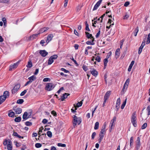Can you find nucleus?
<instances>
[{"instance_id":"f257e3e1","label":"nucleus","mask_w":150,"mask_h":150,"mask_svg":"<svg viewBox=\"0 0 150 150\" xmlns=\"http://www.w3.org/2000/svg\"><path fill=\"white\" fill-rule=\"evenodd\" d=\"M3 144L6 146L7 149L8 150H11L12 149V143L10 139H5L3 142Z\"/></svg>"},{"instance_id":"f03ea898","label":"nucleus","mask_w":150,"mask_h":150,"mask_svg":"<svg viewBox=\"0 0 150 150\" xmlns=\"http://www.w3.org/2000/svg\"><path fill=\"white\" fill-rule=\"evenodd\" d=\"M9 96V93L8 91H5L4 92L3 95L0 96V105L3 102L6 100V98Z\"/></svg>"},{"instance_id":"7ed1b4c3","label":"nucleus","mask_w":150,"mask_h":150,"mask_svg":"<svg viewBox=\"0 0 150 150\" xmlns=\"http://www.w3.org/2000/svg\"><path fill=\"white\" fill-rule=\"evenodd\" d=\"M136 120V112H134L132 114L131 117V122L133 126L136 127L137 126Z\"/></svg>"},{"instance_id":"20e7f679","label":"nucleus","mask_w":150,"mask_h":150,"mask_svg":"<svg viewBox=\"0 0 150 150\" xmlns=\"http://www.w3.org/2000/svg\"><path fill=\"white\" fill-rule=\"evenodd\" d=\"M73 119V125L74 126H76L77 124L79 125L81 123V119L79 118H78L75 115H74Z\"/></svg>"},{"instance_id":"39448f33","label":"nucleus","mask_w":150,"mask_h":150,"mask_svg":"<svg viewBox=\"0 0 150 150\" xmlns=\"http://www.w3.org/2000/svg\"><path fill=\"white\" fill-rule=\"evenodd\" d=\"M55 87V86L51 83H47L45 89L48 91H50L53 89Z\"/></svg>"},{"instance_id":"423d86ee","label":"nucleus","mask_w":150,"mask_h":150,"mask_svg":"<svg viewBox=\"0 0 150 150\" xmlns=\"http://www.w3.org/2000/svg\"><path fill=\"white\" fill-rule=\"evenodd\" d=\"M20 87V85L19 84H16L12 90V94H14L19 89Z\"/></svg>"},{"instance_id":"0eeeda50","label":"nucleus","mask_w":150,"mask_h":150,"mask_svg":"<svg viewBox=\"0 0 150 150\" xmlns=\"http://www.w3.org/2000/svg\"><path fill=\"white\" fill-rule=\"evenodd\" d=\"M136 148L137 150H139L140 147L141 143L140 142V138L139 137H137L136 142Z\"/></svg>"},{"instance_id":"6e6552de","label":"nucleus","mask_w":150,"mask_h":150,"mask_svg":"<svg viewBox=\"0 0 150 150\" xmlns=\"http://www.w3.org/2000/svg\"><path fill=\"white\" fill-rule=\"evenodd\" d=\"M103 0H99L98 1L94 6L93 8V11H94L96 10L100 6Z\"/></svg>"},{"instance_id":"1a4fd4ad","label":"nucleus","mask_w":150,"mask_h":150,"mask_svg":"<svg viewBox=\"0 0 150 150\" xmlns=\"http://www.w3.org/2000/svg\"><path fill=\"white\" fill-rule=\"evenodd\" d=\"M13 110L15 111L16 114H19L21 113L22 110L21 108H19L13 107Z\"/></svg>"},{"instance_id":"9d476101","label":"nucleus","mask_w":150,"mask_h":150,"mask_svg":"<svg viewBox=\"0 0 150 150\" xmlns=\"http://www.w3.org/2000/svg\"><path fill=\"white\" fill-rule=\"evenodd\" d=\"M53 37V35L52 34L49 35L46 41V43L48 44L52 39Z\"/></svg>"},{"instance_id":"9b49d317","label":"nucleus","mask_w":150,"mask_h":150,"mask_svg":"<svg viewBox=\"0 0 150 150\" xmlns=\"http://www.w3.org/2000/svg\"><path fill=\"white\" fill-rule=\"evenodd\" d=\"M39 53L43 57H45L48 54V52L44 50H40Z\"/></svg>"},{"instance_id":"f8f14e48","label":"nucleus","mask_w":150,"mask_h":150,"mask_svg":"<svg viewBox=\"0 0 150 150\" xmlns=\"http://www.w3.org/2000/svg\"><path fill=\"white\" fill-rule=\"evenodd\" d=\"M90 72L95 77L98 74V72L94 69H91Z\"/></svg>"},{"instance_id":"ddd939ff","label":"nucleus","mask_w":150,"mask_h":150,"mask_svg":"<svg viewBox=\"0 0 150 150\" xmlns=\"http://www.w3.org/2000/svg\"><path fill=\"white\" fill-rule=\"evenodd\" d=\"M18 63H14L13 64H11L10 66L9 71H11L12 69L15 68L17 67L18 66Z\"/></svg>"},{"instance_id":"4468645a","label":"nucleus","mask_w":150,"mask_h":150,"mask_svg":"<svg viewBox=\"0 0 150 150\" xmlns=\"http://www.w3.org/2000/svg\"><path fill=\"white\" fill-rule=\"evenodd\" d=\"M38 34V33L35 34H33L31 36H30L29 38V40H34V39L36 38Z\"/></svg>"},{"instance_id":"2eb2a0df","label":"nucleus","mask_w":150,"mask_h":150,"mask_svg":"<svg viewBox=\"0 0 150 150\" xmlns=\"http://www.w3.org/2000/svg\"><path fill=\"white\" fill-rule=\"evenodd\" d=\"M111 91H108L105 95L104 98L108 99L110 95Z\"/></svg>"},{"instance_id":"dca6fc26","label":"nucleus","mask_w":150,"mask_h":150,"mask_svg":"<svg viewBox=\"0 0 150 150\" xmlns=\"http://www.w3.org/2000/svg\"><path fill=\"white\" fill-rule=\"evenodd\" d=\"M69 95V94L68 93H65L61 97V100L63 101L64 100V99L67 98V97Z\"/></svg>"},{"instance_id":"f3484780","label":"nucleus","mask_w":150,"mask_h":150,"mask_svg":"<svg viewBox=\"0 0 150 150\" xmlns=\"http://www.w3.org/2000/svg\"><path fill=\"white\" fill-rule=\"evenodd\" d=\"M49 29V28L48 27H44L43 28H41L40 29V30H39V33H38L39 34L40 33H42L45 31H46V30H48Z\"/></svg>"},{"instance_id":"a211bd4d","label":"nucleus","mask_w":150,"mask_h":150,"mask_svg":"<svg viewBox=\"0 0 150 150\" xmlns=\"http://www.w3.org/2000/svg\"><path fill=\"white\" fill-rule=\"evenodd\" d=\"M28 116V113L27 112H25L23 115V118L24 120H26L29 118V117Z\"/></svg>"},{"instance_id":"6ab92c4d","label":"nucleus","mask_w":150,"mask_h":150,"mask_svg":"<svg viewBox=\"0 0 150 150\" xmlns=\"http://www.w3.org/2000/svg\"><path fill=\"white\" fill-rule=\"evenodd\" d=\"M129 145L130 148H132L134 144V140L133 137H131L130 139Z\"/></svg>"},{"instance_id":"aec40b11","label":"nucleus","mask_w":150,"mask_h":150,"mask_svg":"<svg viewBox=\"0 0 150 150\" xmlns=\"http://www.w3.org/2000/svg\"><path fill=\"white\" fill-rule=\"evenodd\" d=\"M28 79L31 82H32L33 81L36 79V77L34 75H33L32 76L29 77Z\"/></svg>"},{"instance_id":"412c9836","label":"nucleus","mask_w":150,"mask_h":150,"mask_svg":"<svg viewBox=\"0 0 150 150\" xmlns=\"http://www.w3.org/2000/svg\"><path fill=\"white\" fill-rule=\"evenodd\" d=\"M120 48H117L115 51V54L116 58H118L119 57L120 54Z\"/></svg>"},{"instance_id":"4be33fe9","label":"nucleus","mask_w":150,"mask_h":150,"mask_svg":"<svg viewBox=\"0 0 150 150\" xmlns=\"http://www.w3.org/2000/svg\"><path fill=\"white\" fill-rule=\"evenodd\" d=\"M13 135L15 137H17L19 138L23 139L24 137L20 136L16 132H13Z\"/></svg>"},{"instance_id":"5701e85b","label":"nucleus","mask_w":150,"mask_h":150,"mask_svg":"<svg viewBox=\"0 0 150 150\" xmlns=\"http://www.w3.org/2000/svg\"><path fill=\"white\" fill-rule=\"evenodd\" d=\"M139 31L138 27H137L135 29L134 31L133 32V33L134 34L135 36H137V33Z\"/></svg>"},{"instance_id":"b1692460","label":"nucleus","mask_w":150,"mask_h":150,"mask_svg":"<svg viewBox=\"0 0 150 150\" xmlns=\"http://www.w3.org/2000/svg\"><path fill=\"white\" fill-rule=\"evenodd\" d=\"M127 98H126L125 101L122 104V105L121 107V108L122 109H123L125 106L127 102Z\"/></svg>"},{"instance_id":"393cba45","label":"nucleus","mask_w":150,"mask_h":150,"mask_svg":"<svg viewBox=\"0 0 150 150\" xmlns=\"http://www.w3.org/2000/svg\"><path fill=\"white\" fill-rule=\"evenodd\" d=\"M93 58L96 59L98 62H100V58L98 56H93Z\"/></svg>"},{"instance_id":"a878e982","label":"nucleus","mask_w":150,"mask_h":150,"mask_svg":"<svg viewBox=\"0 0 150 150\" xmlns=\"http://www.w3.org/2000/svg\"><path fill=\"white\" fill-rule=\"evenodd\" d=\"M21 118L20 117H16L14 121L16 122H19L21 121Z\"/></svg>"},{"instance_id":"bb28decb","label":"nucleus","mask_w":150,"mask_h":150,"mask_svg":"<svg viewBox=\"0 0 150 150\" xmlns=\"http://www.w3.org/2000/svg\"><path fill=\"white\" fill-rule=\"evenodd\" d=\"M54 62V60L50 57L49 59L48 64V65L51 64Z\"/></svg>"},{"instance_id":"cd10ccee","label":"nucleus","mask_w":150,"mask_h":150,"mask_svg":"<svg viewBox=\"0 0 150 150\" xmlns=\"http://www.w3.org/2000/svg\"><path fill=\"white\" fill-rule=\"evenodd\" d=\"M28 68H31L32 66V63L31 61H29L27 65H26Z\"/></svg>"},{"instance_id":"c85d7f7f","label":"nucleus","mask_w":150,"mask_h":150,"mask_svg":"<svg viewBox=\"0 0 150 150\" xmlns=\"http://www.w3.org/2000/svg\"><path fill=\"white\" fill-rule=\"evenodd\" d=\"M99 126V123L98 122H96L95 126L94 127V129H97L98 128Z\"/></svg>"},{"instance_id":"c756f323","label":"nucleus","mask_w":150,"mask_h":150,"mask_svg":"<svg viewBox=\"0 0 150 150\" xmlns=\"http://www.w3.org/2000/svg\"><path fill=\"white\" fill-rule=\"evenodd\" d=\"M85 33L86 36L88 38H91L92 37H93L92 36V35L91 34H90L89 33L87 32H85Z\"/></svg>"},{"instance_id":"7c9ffc66","label":"nucleus","mask_w":150,"mask_h":150,"mask_svg":"<svg viewBox=\"0 0 150 150\" xmlns=\"http://www.w3.org/2000/svg\"><path fill=\"white\" fill-rule=\"evenodd\" d=\"M15 115V113L12 111L9 112L8 114V116L9 117H14Z\"/></svg>"},{"instance_id":"2f4dec72","label":"nucleus","mask_w":150,"mask_h":150,"mask_svg":"<svg viewBox=\"0 0 150 150\" xmlns=\"http://www.w3.org/2000/svg\"><path fill=\"white\" fill-rule=\"evenodd\" d=\"M24 100L23 99H19L17 100V103L19 104H21L23 103Z\"/></svg>"},{"instance_id":"473e14b6","label":"nucleus","mask_w":150,"mask_h":150,"mask_svg":"<svg viewBox=\"0 0 150 150\" xmlns=\"http://www.w3.org/2000/svg\"><path fill=\"white\" fill-rule=\"evenodd\" d=\"M47 134L49 137L51 138L52 137V133L51 132V131H47Z\"/></svg>"},{"instance_id":"72a5a7b5","label":"nucleus","mask_w":150,"mask_h":150,"mask_svg":"<svg viewBox=\"0 0 150 150\" xmlns=\"http://www.w3.org/2000/svg\"><path fill=\"white\" fill-rule=\"evenodd\" d=\"M150 42V33H149L148 35L147 40L146 42L147 44H149Z\"/></svg>"},{"instance_id":"f704fd0d","label":"nucleus","mask_w":150,"mask_h":150,"mask_svg":"<svg viewBox=\"0 0 150 150\" xmlns=\"http://www.w3.org/2000/svg\"><path fill=\"white\" fill-rule=\"evenodd\" d=\"M83 101V100H82L80 102H78L77 104V106L78 107H79L81 106L82 104V101Z\"/></svg>"},{"instance_id":"c9c22d12","label":"nucleus","mask_w":150,"mask_h":150,"mask_svg":"<svg viewBox=\"0 0 150 150\" xmlns=\"http://www.w3.org/2000/svg\"><path fill=\"white\" fill-rule=\"evenodd\" d=\"M129 79H127L125 82V83L124 84H125L127 85L126 89H127L128 87V85L129 83Z\"/></svg>"},{"instance_id":"e433bc0d","label":"nucleus","mask_w":150,"mask_h":150,"mask_svg":"<svg viewBox=\"0 0 150 150\" xmlns=\"http://www.w3.org/2000/svg\"><path fill=\"white\" fill-rule=\"evenodd\" d=\"M9 1V0H0V3H7Z\"/></svg>"},{"instance_id":"4c0bfd02","label":"nucleus","mask_w":150,"mask_h":150,"mask_svg":"<svg viewBox=\"0 0 150 150\" xmlns=\"http://www.w3.org/2000/svg\"><path fill=\"white\" fill-rule=\"evenodd\" d=\"M112 20L110 19H109L108 21V23H107V25H109L110 24V25H114V23L113 22L112 23Z\"/></svg>"},{"instance_id":"58836bf2","label":"nucleus","mask_w":150,"mask_h":150,"mask_svg":"<svg viewBox=\"0 0 150 150\" xmlns=\"http://www.w3.org/2000/svg\"><path fill=\"white\" fill-rule=\"evenodd\" d=\"M42 146V144L40 143H37L35 144V146L37 148H40Z\"/></svg>"},{"instance_id":"ea45409f","label":"nucleus","mask_w":150,"mask_h":150,"mask_svg":"<svg viewBox=\"0 0 150 150\" xmlns=\"http://www.w3.org/2000/svg\"><path fill=\"white\" fill-rule=\"evenodd\" d=\"M57 145L59 146H61L62 147H65L66 146V145L65 144H62L61 143H59L57 144Z\"/></svg>"},{"instance_id":"a19ab883","label":"nucleus","mask_w":150,"mask_h":150,"mask_svg":"<svg viewBox=\"0 0 150 150\" xmlns=\"http://www.w3.org/2000/svg\"><path fill=\"white\" fill-rule=\"evenodd\" d=\"M101 27V26H100V28L99 29V31H98V33H97V34H96V38H98L100 34V28Z\"/></svg>"},{"instance_id":"79ce46f5","label":"nucleus","mask_w":150,"mask_h":150,"mask_svg":"<svg viewBox=\"0 0 150 150\" xmlns=\"http://www.w3.org/2000/svg\"><path fill=\"white\" fill-rule=\"evenodd\" d=\"M146 110L148 112V115L149 116L150 115V105H149L148 106Z\"/></svg>"},{"instance_id":"37998d69","label":"nucleus","mask_w":150,"mask_h":150,"mask_svg":"<svg viewBox=\"0 0 150 150\" xmlns=\"http://www.w3.org/2000/svg\"><path fill=\"white\" fill-rule=\"evenodd\" d=\"M147 126V124L146 123H145L142 126L141 129H144Z\"/></svg>"},{"instance_id":"c03bdc74","label":"nucleus","mask_w":150,"mask_h":150,"mask_svg":"<svg viewBox=\"0 0 150 150\" xmlns=\"http://www.w3.org/2000/svg\"><path fill=\"white\" fill-rule=\"evenodd\" d=\"M126 85L125 84H124L123 87V88L122 90V92H125L126 90L127 89H126Z\"/></svg>"},{"instance_id":"a18cd8bd","label":"nucleus","mask_w":150,"mask_h":150,"mask_svg":"<svg viewBox=\"0 0 150 150\" xmlns=\"http://www.w3.org/2000/svg\"><path fill=\"white\" fill-rule=\"evenodd\" d=\"M50 57L54 59H56L58 57V56L56 54L52 56H51Z\"/></svg>"},{"instance_id":"49530a36","label":"nucleus","mask_w":150,"mask_h":150,"mask_svg":"<svg viewBox=\"0 0 150 150\" xmlns=\"http://www.w3.org/2000/svg\"><path fill=\"white\" fill-rule=\"evenodd\" d=\"M51 113L55 117H56L57 116V113L54 110H52L51 112Z\"/></svg>"},{"instance_id":"de8ad7c7","label":"nucleus","mask_w":150,"mask_h":150,"mask_svg":"<svg viewBox=\"0 0 150 150\" xmlns=\"http://www.w3.org/2000/svg\"><path fill=\"white\" fill-rule=\"evenodd\" d=\"M25 124L27 126H30L32 125V123L29 121H27L25 122Z\"/></svg>"},{"instance_id":"09e8293b","label":"nucleus","mask_w":150,"mask_h":150,"mask_svg":"<svg viewBox=\"0 0 150 150\" xmlns=\"http://www.w3.org/2000/svg\"><path fill=\"white\" fill-rule=\"evenodd\" d=\"M27 90H25L24 91H22L20 94V96H24L27 92Z\"/></svg>"},{"instance_id":"8fccbe9b","label":"nucleus","mask_w":150,"mask_h":150,"mask_svg":"<svg viewBox=\"0 0 150 150\" xmlns=\"http://www.w3.org/2000/svg\"><path fill=\"white\" fill-rule=\"evenodd\" d=\"M82 6L80 5H79L76 7V11L77 12H79L81 9Z\"/></svg>"},{"instance_id":"3c124183","label":"nucleus","mask_w":150,"mask_h":150,"mask_svg":"<svg viewBox=\"0 0 150 150\" xmlns=\"http://www.w3.org/2000/svg\"><path fill=\"white\" fill-rule=\"evenodd\" d=\"M104 64L105 65V66H106V65H107V63H108V59L107 58H105L104 60Z\"/></svg>"},{"instance_id":"603ef678","label":"nucleus","mask_w":150,"mask_h":150,"mask_svg":"<svg viewBox=\"0 0 150 150\" xmlns=\"http://www.w3.org/2000/svg\"><path fill=\"white\" fill-rule=\"evenodd\" d=\"M86 43L87 45H94L95 44L93 42H92L91 41H88L86 42Z\"/></svg>"},{"instance_id":"864d4df0","label":"nucleus","mask_w":150,"mask_h":150,"mask_svg":"<svg viewBox=\"0 0 150 150\" xmlns=\"http://www.w3.org/2000/svg\"><path fill=\"white\" fill-rule=\"evenodd\" d=\"M120 98H118L117 100L116 104L117 105H120Z\"/></svg>"},{"instance_id":"5fc2aeb1","label":"nucleus","mask_w":150,"mask_h":150,"mask_svg":"<svg viewBox=\"0 0 150 150\" xmlns=\"http://www.w3.org/2000/svg\"><path fill=\"white\" fill-rule=\"evenodd\" d=\"M120 105H117L116 104L115 105V107H116V109L115 110L116 111H117L119 110V108L120 107Z\"/></svg>"},{"instance_id":"6e6d98bb","label":"nucleus","mask_w":150,"mask_h":150,"mask_svg":"<svg viewBox=\"0 0 150 150\" xmlns=\"http://www.w3.org/2000/svg\"><path fill=\"white\" fill-rule=\"evenodd\" d=\"M61 70L62 71H63L65 73H67L69 72V71L66 70V69H64V68H62L61 69Z\"/></svg>"},{"instance_id":"4d7b16f0","label":"nucleus","mask_w":150,"mask_h":150,"mask_svg":"<svg viewBox=\"0 0 150 150\" xmlns=\"http://www.w3.org/2000/svg\"><path fill=\"white\" fill-rule=\"evenodd\" d=\"M50 79L48 78H45L43 79V81L44 82H47L48 81H50Z\"/></svg>"},{"instance_id":"13d9d810","label":"nucleus","mask_w":150,"mask_h":150,"mask_svg":"<svg viewBox=\"0 0 150 150\" xmlns=\"http://www.w3.org/2000/svg\"><path fill=\"white\" fill-rule=\"evenodd\" d=\"M82 67L84 71H87L88 69L87 67H86V66L83 65Z\"/></svg>"},{"instance_id":"bf43d9fd","label":"nucleus","mask_w":150,"mask_h":150,"mask_svg":"<svg viewBox=\"0 0 150 150\" xmlns=\"http://www.w3.org/2000/svg\"><path fill=\"white\" fill-rule=\"evenodd\" d=\"M96 133L95 132H93L91 136L92 139H93L95 137L96 135Z\"/></svg>"},{"instance_id":"052dcab7","label":"nucleus","mask_w":150,"mask_h":150,"mask_svg":"<svg viewBox=\"0 0 150 150\" xmlns=\"http://www.w3.org/2000/svg\"><path fill=\"white\" fill-rule=\"evenodd\" d=\"M89 25L88 24H87L86 25V30L88 31H90V30L89 28Z\"/></svg>"},{"instance_id":"680f3d73","label":"nucleus","mask_w":150,"mask_h":150,"mask_svg":"<svg viewBox=\"0 0 150 150\" xmlns=\"http://www.w3.org/2000/svg\"><path fill=\"white\" fill-rule=\"evenodd\" d=\"M69 0H65L64 6L65 7H66L67 5V4Z\"/></svg>"},{"instance_id":"e2e57ef3","label":"nucleus","mask_w":150,"mask_h":150,"mask_svg":"<svg viewBox=\"0 0 150 150\" xmlns=\"http://www.w3.org/2000/svg\"><path fill=\"white\" fill-rule=\"evenodd\" d=\"M2 20L3 22L4 25H5V24L6 23V18H2Z\"/></svg>"},{"instance_id":"0e129e2a","label":"nucleus","mask_w":150,"mask_h":150,"mask_svg":"<svg viewBox=\"0 0 150 150\" xmlns=\"http://www.w3.org/2000/svg\"><path fill=\"white\" fill-rule=\"evenodd\" d=\"M129 4V1L126 2L124 4V6L127 7L128 6Z\"/></svg>"},{"instance_id":"69168bd1","label":"nucleus","mask_w":150,"mask_h":150,"mask_svg":"<svg viewBox=\"0 0 150 150\" xmlns=\"http://www.w3.org/2000/svg\"><path fill=\"white\" fill-rule=\"evenodd\" d=\"M47 121H48L47 120V119H44L42 120V122L43 124H45L47 122Z\"/></svg>"},{"instance_id":"338daca9","label":"nucleus","mask_w":150,"mask_h":150,"mask_svg":"<svg viewBox=\"0 0 150 150\" xmlns=\"http://www.w3.org/2000/svg\"><path fill=\"white\" fill-rule=\"evenodd\" d=\"M104 134H102L101 133H100V134H99V136L100 138L103 139V137L104 136Z\"/></svg>"},{"instance_id":"774afa93","label":"nucleus","mask_w":150,"mask_h":150,"mask_svg":"<svg viewBox=\"0 0 150 150\" xmlns=\"http://www.w3.org/2000/svg\"><path fill=\"white\" fill-rule=\"evenodd\" d=\"M50 150H57V149L55 146H52L51 147Z\"/></svg>"}]
</instances>
